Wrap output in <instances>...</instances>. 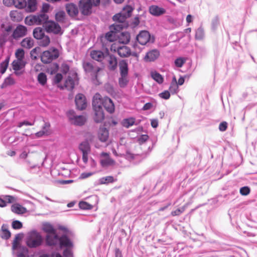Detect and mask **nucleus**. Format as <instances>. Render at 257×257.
<instances>
[{
    "mask_svg": "<svg viewBox=\"0 0 257 257\" xmlns=\"http://www.w3.org/2000/svg\"><path fill=\"white\" fill-rule=\"evenodd\" d=\"M73 248H65L63 252V255L64 257H71L72 256V249Z\"/></svg>",
    "mask_w": 257,
    "mask_h": 257,
    "instance_id": "bf43d9fd",
    "label": "nucleus"
},
{
    "mask_svg": "<svg viewBox=\"0 0 257 257\" xmlns=\"http://www.w3.org/2000/svg\"><path fill=\"white\" fill-rule=\"evenodd\" d=\"M120 77L118 78V84L121 88L125 87L129 82L128 67L126 60H121L119 62Z\"/></svg>",
    "mask_w": 257,
    "mask_h": 257,
    "instance_id": "7ed1b4c3",
    "label": "nucleus"
},
{
    "mask_svg": "<svg viewBox=\"0 0 257 257\" xmlns=\"http://www.w3.org/2000/svg\"><path fill=\"white\" fill-rule=\"evenodd\" d=\"M101 165L102 167H106L114 164V161L109 157H107L104 159L101 160Z\"/></svg>",
    "mask_w": 257,
    "mask_h": 257,
    "instance_id": "de8ad7c7",
    "label": "nucleus"
},
{
    "mask_svg": "<svg viewBox=\"0 0 257 257\" xmlns=\"http://www.w3.org/2000/svg\"><path fill=\"white\" fill-rule=\"evenodd\" d=\"M134 10V8L130 5H126L124 7L122 11L120 12L123 16H125L126 18L131 17L132 13Z\"/></svg>",
    "mask_w": 257,
    "mask_h": 257,
    "instance_id": "473e14b6",
    "label": "nucleus"
},
{
    "mask_svg": "<svg viewBox=\"0 0 257 257\" xmlns=\"http://www.w3.org/2000/svg\"><path fill=\"white\" fill-rule=\"evenodd\" d=\"M25 23L26 25L31 26L34 24L37 25V19L35 15L27 16L25 19Z\"/></svg>",
    "mask_w": 257,
    "mask_h": 257,
    "instance_id": "58836bf2",
    "label": "nucleus"
},
{
    "mask_svg": "<svg viewBox=\"0 0 257 257\" xmlns=\"http://www.w3.org/2000/svg\"><path fill=\"white\" fill-rule=\"evenodd\" d=\"M185 62V59L183 58L179 57L175 60V64L177 67H181Z\"/></svg>",
    "mask_w": 257,
    "mask_h": 257,
    "instance_id": "4d7b16f0",
    "label": "nucleus"
},
{
    "mask_svg": "<svg viewBox=\"0 0 257 257\" xmlns=\"http://www.w3.org/2000/svg\"><path fill=\"white\" fill-rule=\"evenodd\" d=\"M219 24V18L218 16L215 17L212 20L211 22V26H212V29L214 30H215L218 25Z\"/></svg>",
    "mask_w": 257,
    "mask_h": 257,
    "instance_id": "13d9d810",
    "label": "nucleus"
},
{
    "mask_svg": "<svg viewBox=\"0 0 257 257\" xmlns=\"http://www.w3.org/2000/svg\"><path fill=\"white\" fill-rule=\"evenodd\" d=\"M160 55V53L158 50L156 49H152L146 53L144 57V60L149 62H154L159 58Z\"/></svg>",
    "mask_w": 257,
    "mask_h": 257,
    "instance_id": "f3484780",
    "label": "nucleus"
},
{
    "mask_svg": "<svg viewBox=\"0 0 257 257\" xmlns=\"http://www.w3.org/2000/svg\"><path fill=\"white\" fill-rule=\"evenodd\" d=\"M131 35L127 32H119L118 31L117 40L120 43L126 44L130 42Z\"/></svg>",
    "mask_w": 257,
    "mask_h": 257,
    "instance_id": "aec40b11",
    "label": "nucleus"
},
{
    "mask_svg": "<svg viewBox=\"0 0 257 257\" xmlns=\"http://www.w3.org/2000/svg\"><path fill=\"white\" fill-rule=\"evenodd\" d=\"M35 121L34 120L33 122H30L27 120H24L23 121H21L19 122L18 124V127H21L23 125H33L34 124Z\"/></svg>",
    "mask_w": 257,
    "mask_h": 257,
    "instance_id": "680f3d73",
    "label": "nucleus"
},
{
    "mask_svg": "<svg viewBox=\"0 0 257 257\" xmlns=\"http://www.w3.org/2000/svg\"><path fill=\"white\" fill-rule=\"evenodd\" d=\"M159 96L163 99L167 100L170 97V92L168 90H165L164 91L159 93Z\"/></svg>",
    "mask_w": 257,
    "mask_h": 257,
    "instance_id": "052dcab7",
    "label": "nucleus"
},
{
    "mask_svg": "<svg viewBox=\"0 0 257 257\" xmlns=\"http://www.w3.org/2000/svg\"><path fill=\"white\" fill-rule=\"evenodd\" d=\"M16 60H24L25 57V51L23 49H18L15 52Z\"/></svg>",
    "mask_w": 257,
    "mask_h": 257,
    "instance_id": "09e8293b",
    "label": "nucleus"
},
{
    "mask_svg": "<svg viewBox=\"0 0 257 257\" xmlns=\"http://www.w3.org/2000/svg\"><path fill=\"white\" fill-rule=\"evenodd\" d=\"M41 53V48L37 47L31 50L30 52V57L33 60H37V57L39 54Z\"/></svg>",
    "mask_w": 257,
    "mask_h": 257,
    "instance_id": "79ce46f5",
    "label": "nucleus"
},
{
    "mask_svg": "<svg viewBox=\"0 0 257 257\" xmlns=\"http://www.w3.org/2000/svg\"><path fill=\"white\" fill-rule=\"evenodd\" d=\"M228 124L226 121L221 122L219 125V130L220 132H224L227 128Z\"/></svg>",
    "mask_w": 257,
    "mask_h": 257,
    "instance_id": "0e129e2a",
    "label": "nucleus"
},
{
    "mask_svg": "<svg viewBox=\"0 0 257 257\" xmlns=\"http://www.w3.org/2000/svg\"><path fill=\"white\" fill-rule=\"evenodd\" d=\"M109 59L108 60V68L110 70H115L117 66V60L116 57L113 55H110L107 56Z\"/></svg>",
    "mask_w": 257,
    "mask_h": 257,
    "instance_id": "393cba45",
    "label": "nucleus"
},
{
    "mask_svg": "<svg viewBox=\"0 0 257 257\" xmlns=\"http://www.w3.org/2000/svg\"><path fill=\"white\" fill-rule=\"evenodd\" d=\"M127 19L125 16L120 13L115 14L113 16L112 19L116 23L111 25V28L116 31H120L123 29L127 28L129 26L128 22L126 21Z\"/></svg>",
    "mask_w": 257,
    "mask_h": 257,
    "instance_id": "39448f33",
    "label": "nucleus"
},
{
    "mask_svg": "<svg viewBox=\"0 0 257 257\" xmlns=\"http://www.w3.org/2000/svg\"><path fill=\"white\" fill-rule=\"evenodd\" d=\"M250 192V189L248 186H244L241 187L240 188L239 192L243 196L247 195L249 194Z\"/></svg>",
    "mask_w": 257,
    "mask_h": 257,
    "instance_id": "5fc2aeb1",
    "label": "nucleus"
},
{
    "mask_svg": "<svg viewBox=\"0 0 257 257\" xmlns=\"http://www.w3.org/2000/svg\"><path fill=\"white\" fill-rule=\"evenodd\" d=\"M151 77L159 84H162L164 81V78L162 75L157 71L152 72Z\"/></svg>",
    "mask_w": 257,
    "mask_h": 257,
    "instance_id": "f704fd0d",
    "label": "nucleus"
},
{
    "mask_svg": "<svg viewBox=\"0 0 257 257\" xmlns=\"http://www.w3.org/2000/svg\"><path fill=\"white\" fill-rule=\"evenodd\" d=\"M12 226L14 229H19L22 228V223L19 220H14L12 222Z\"/></svg>",
    "mask_w": 257,
    "mask_h": 257,
    "instance_id": "6e6d98bb",
    "label": "nucleus"
},
{
    "mask_svg": "<svg viewBox=\"0 0 257 257\" xmlns=\"http://www.w3.org/2000/svg\"><path fill=\"white\" fill-rule=\"evenodd\" d=\"M26 63L25 60H15L13 61L12 65L15 71H20L25 68Z\"/></svg>",
    "mask_w": 257,
    "mask_h": 257,
    "instance_id": "b1692460",
    "label": "nucleus"
},
{
    "mask_svg": "<svg viewBox=\"0 0 257 257\" xmlns=\"http://www.w3.org/2000/svg\"><path fill=\"white\" fill-rule=\"evenodd\" d=\"M79 149L82 153H89L90 151L89 144L87 141L82 142L79 145Z\"/></svg>",
    "mask_w": 257,
    "mask_h": 257,
    "instance_id": "e433bc0d",
    "label": "nucleus"
},
{
    "mask_svg": "<svg viewBox=\"0 0 257 257\" xmlns=\"http://www.w3.org/2000/svg\"><path fill=\"white\" fill-rule=\"evenodd\" d=\"M97 95L99 96V101L97 100V101L99 103V105H98L99 107H101L102 109L104 107L110 113H113L114 110V105L112 100L108 97L102 98L98 93H96L94 96H96Z\"/></svg>",
    "mask_w": 257,
    "mask_h": 257,
    "instance_id": "6e6552de",
    "label": "nucleus"
},
{
    "mask_svg": "<svg viewBox=\"0 0 257 257\" xmlns=\"http://www.w3.org/2000/svg\"><path fill=\"white\" fill-rule=\"evenodd\" d=\"M2 234L1 237L3 239H8L11 235V232L8 230V226L5 224H3L2 226Z\"/></svg>",
    "mask_w": 257,
    "mask_h": 257,
    "instance_id": "72a5a7b5",
    "label": "nucleus"
},
{
    "mask_svg": "<svg viewBox=\"0 0 257 257\" xmlns=\"http://www.w3.org/2000/svg\"><path fill=\"white\" fill-rule=\"evenodd\" d=\"M4 81L5 82V84H6L8 86V85H11L15 84V81L14 79L12 78L11 76H9L7 77Z\"/></svg>",
    "mask_w": 257,
    "mask_h": 257,
    "instance_id": "774afa93",
    "label": "nucleus"
},
{
    "mask_svg": "<svg viewBox=\"0 0 257 257\" xmlns=\"http://www.w3.org/2000/svg\"><path fill=\"white\" fill-rule=\"evenodd\" d=\"M27 34V27L22 25H18L13 31L12 36L14 39L18 40L19 38L25 36Z\"/></svg>",
    "mask_w": 257,
    "mask_h": 257,
    "instance_id": "4468645a",
    "label": "nucleus"
},
{
    "mask_svg": "<svg viewBox=\"0 0 257 257\" xmlns=\"http://www.w3.org/2000/svg\"><path fill=\"white\" fill-rule=\"evenodd\" d=\"M43 230L48 233L45 238L46 245L48 246V236H49L50 240H53V237L57 235V230L52 224L47 222L43 224Z\"/></svg>",
    "mask_w": 257,
    "mask_h": 257,
    "instance_id": "ddd939ff",
    "label": "nucleus"
},
{
    "mask_svg": "<svg viewBox=\"0 0 257 257\" xmlns=\"http://www.w3.org/2000/svg\"><path fill=\"white\" fill-rule=\"evenodd\" d=\"M149 12L153 16L158 17L164 14L166 10L158 6L152 5L149 7Z\"/></svg>",
    "mask_w": 257,
    "mask_h": 257,
    "instance_id": "6ab92c4d",
    "label": "nucleus"
},
{
    "mask_svg": "<svg viewBox=\"0 0 257 257\" xmlns=\"http://www.w3.org/2000/svg\"><path fill=\"white\" fill-rule=\"evenodd\" d=\"M37 80L41 85H45L46 84L47 80L46 74L44 72L40 73L38 75Z\"/></svg>",
    "mask_w": 257,
    "mask_h": 257,
    "instance_id": "a19ab883",
    "label": "nucleus"
},
{
    "mask_svg": "<svg viewBox=\"0 0 257 257\" xmlns=\"http://www.w3.org/2000/svg\"><path fill=\"white\" fill-rule=\"evenodd\" d=\"M138 123L136 122V119L134 117L125 118L122 121V125L126 128H129L134 124L138 125Z\"/></svg>",
    "mask_w": 257,
    "mask_h": 257,
    "instance_id": "7c9ffc66",
    "label": "nucleus"
},
{
    "mask_svg": "<svg viewBox=\"0 0 257 257\" xmlns=\"http://www.w3.org/2000/svg\"><path fill=\"white\" fill-rule=\"evenodd\" d=\"M85 122V118L82 115H77L72 123L78 126L83 125Z\"/></svg>",
    "mask_w": 257,
    "mask_h": 257,
    "instance_id": "4c0bfd02",
    "label": "nucleus"
},
{
    "mask_svg": "<svg viewBox=\"0 0 257 257\" xmlns=\"http://www.w3.org/2000/svg\"><path fill=\"white\" fill-rule=\"evenodd\" d=\"M66 14L63 11H60L55 14V19L57 22L62 23L64 21Z\"/></svg>",
    "mask_w": 257,
    "mask_h": 257,
    "instance_id": "c03bdc74",
    "label": "nucleus"
},
{
    "mask_svg": "<svg viewBox=\"0 0 257 257\" xmlns=\"http://www.w3.org/2000/svg\"><path fill=\"white\" fill-rule=\"evenodd\" d=\"M16 249L18 250L17 252L18 257H28L29 250L26 246L20 245Z\"/></svg>",
    "mask_w": 257,
    "mask_h": 257,
    "instance_id": "cd10ccee",
    "label": "nucleus"
},
{
    "mask_svg": "<svg viewBox=\"0 0 257 257\" xmlns=\"http://www.w3.org/2000/svg\"><path fill=\"white\" fill-rule=\"evenodd\" d=\"M11 19L13 22H19L23 19V14L19 11H12L10 13Z\"/></svg>",
    "mask_w": 257,
    "mask_h": 257,
    "instance_id": "4be33fe9",
    "label": "nucleus"
},
{
    "mask_svg": "<svg viewBox=\"0 0 257 257\" xmlns=\"http://www.w3.org/2000/svg\"><path fill=\"white\" fill-rule=\"evenodd\" d=\"M108 55H109V49L106 47L105 48L104 52L100 50H93L90 54V56L92 59L98 62H101Z\"/></svg>",
    "mask_w": 257,
    "mask_h": 257,
    "instance_id": "f8f14e48",
    "label": "nucleus"
},
{
    "mask_svg": "<svg viewBox=\"0 0 257 257\" xmlns=\"http://www.w3.org/2000/svg\"><path fill=\"white\" fill-rule=\"evenodd\" d=\"M64 85L66 88L68 90L71 91L73 89L75 86V81L71 76H68L65 81Z\"/></svg>",
    "mask_w": 257,
    "mask_h": 257,
    "instance_id": "2f4dec72",
    "label": "nucleus"
},
{
    "mask_svg": "<svg viewBox=\"0 0 257 257\" xmlns=\"http://www.w3.org/2000/svg\"><path fill=\"white\" fill-rule=\"evenodd\" d=\"M62 78H63L62 75L60 73H57L55 76L54 79H53V81L55 83L57 84L61 82Z\"/></svg>",
    "mask_w": 257,
    "mask_h": 257,
    "instance_id": "338daca9",
    "label": "nucleus"
},
{
    "mask_svg": "<svg viewBox=\"0 0 257 257\" xmlns=\"http://www.w3.org/2000/svg\"><path fill=\"white\" fill-rule=\"evenodd\" d=\"M99 96H94L92 99V106L94 111V120L96 123L101 122L104 119V114L103 109L99 107L97 100L99 101Z\"/></svg>",
    "mask_w": 257,
    "mask_h": 257,
    "instance_id": "423d86ee",
    "label": "nucleus"
},
{
    "mask_svg": "<svg viewBox=\"0 0 257 257\" xmlns=\"http://www.w3.org/2000/svg\"><path fill=\"white\" fill-rule=\"evenodd\" d=\"M136 40L142 45H145L148 43H153L155 39L153 37L151 38L150 33L147 31H142L137 36Z\"/></svg>",
    "mask_w": 257,
    "mask_h": 257,
    "instance_id": "9d476101",
    "label": "nucleus"
},
{
    "mask_svg": "<svg viewBox=\"0 0 257 257\" xmlns=\"http://www.w3.org/2000/svg\"><path fill=\"white\" fill-rule=\"evenodd\" d=\"M37 19V25H40L42 24L46 25L49 22L48 16L44 13L40 14L39 15H35Z\"/></svg>",
    "mask_w": 257,
    "mask_h": 257,
    "instance_id": "bb28decb",
    "label": "nucleus"
},
{
    "mask_svg": "<svg viewBox=\"0 0 257 257\" xmlns=\"http://www.w3.org/2000/svg\"><path fill=\"white\" fill-rule=\"evenodd\" d=\"M13 3L15 7L19 9L24 8L27 5L26 0H13Z\"/></svg>",
    "mask_w": 257,
    "mask_h": 257,
    "instance_id": "37998d69",
    "label": "nucleus"
},
{
    "mask_svg": "<svg viewBox=\"0 0 257 257\" xmlns=\"http://www.w3.org/2000/svg\"><path fill=\"white\" fill-rule=\"evenodd\" d=\"M48 246H56L59 245L60 248H73V242L66 234H62L59 236L58 234L53 237V240L48 237Z\"/></svg>",
    "mask_w": 257,
    "mask_h": 257,
    "instance_id": "f03ea898",
    "label": "nucleus"
},
{
    "mask_svg": "<svg viewBox=\"0 0 257 257\" xmlns=\"http://www.w3.org/2000/svg\"><path fill=\"white\" fill-rule=\"evenodd\" d=\"M79 206L81 209L84 210L90 209L92 208L91 205L84 201H80Z\"/></svg>",
    "mask_w": 257,
    "mask_h": 257,
    "instance_id": "864d4df0",
    "label": "nucleus"
},
{
    "mask_svg": "<svg viewBox=\"0 0 257 257\" xmlns=\"http://www.w3.org/2000/svg\"><path fill=\"white\" fill-rule=\"evenodd\" d=\"M108 131L106 128H102L99 130L98 132V138L101 142H106L108 139Z\"/></svg>",
    "mask_w": 257,
    "mask_h": 257,
    "instance_id": "c85d7f7f",
    "label": "nucleus"
},
{
    "mask_svg": "<svg viewBox=\"0 0 257 257\" xmlns=\"http://www.w3.org/2000/svg\"><path fill=\"white\" fill-rule=\"evenodd\" d=\"M169 91L173 94L177 93L178 91L177 83L172 82L169 87Z\"/></svg>",
    "mask_w": 257,
    "mask_h": 257,
    "instance_id": "3c124183",
    "label": "nucleus"
},
{
    "mask_svg": "<svg viewBox=\"0 0 257 257\" xmlns=\"http://www.w3.org/2000/svg\"><path fill=\"white\" fill-rule=\"evenodd\" d=\"M23 236V233H19L16 235L15 239L13 242V249H16L18 246L20 245L19 241H20Z\"/></svg>",
    "mask_w": 257,
    "mask_h": 257,
    "instance_id": "a18cd8bd",
    "label": "nucleus"
},
{
    "mask_svg": "<svg viewBox=\"0 0 257 257\" xmlns=\"http://www.w3.org/2000/svg\"><path fill=\"white\" fill-rule=\"evenodd\" d=\"M75 102L76 108L79 110H84L86 107V98L84 94L78 93L75 96Z\"/></svg>",
    "mask_w": 257,
    "mask_h": 257,
    "instance_id": "2eb2a0df",
    "label": "nucleus"
},
{
    "mask_svg": "<svg viewBox=\"0 0 257 257\" xmlns=\"http://www.w3.org/2000/svg\"><path fill=\"white\" fill-rule=\"evenodd\" d=\"M204 31L202 28H199L196 31L195 38L198 40H201L203 38Z\"/></svg>",
    "mask_w": 257,
    "mask_h": 257,
    "instance_id": "603ef678",
    "label": "nucleus"
},
{
    "mask_svg": "<svg viewBox=\"0 0 257 257\" xmlns=\"http://www.w3.org/2000/svg\"><path fill=\"white\" fill-rule=\"evenodd\" d=\"M11 210L17 214H23L27 212V209L19 204H14L12 205Z\"/></svg>",
    "mask_w": 257,
    "mask_h": 257,
    "instance_id": "a878e982",
    "label": "nucleus"
},
{
    "mask_svg": "<svg viewBox=\"0 0 257 257\" xmlns=\"http://www.w3.org/2000/svg\"><path fill=\"white\" fill-rule=\"evenodd\" d=\"M118 55L123 58L128 57L131 55V51L129 47L126 46H119L117 48Z\"/></svg>",
    "mask_w": 257,
    "mask_h": 257,
    "instance_id": "412c9836",
    "label": "nucleus"
},
{
    "mask_svg": "<svg viewBox=\"0 0 257 257\" xmlns=\"http://www.w3.org/2000/svg\"><path fill=\"white\" fill-rule=\"evenodd\" d=\"M149 139V136L147 135H142L138 139V142L140 144H142L146 142Z\"/></svg>",
    "mask_w": 257,
    "mask_h": 257,
    "instance_id": "69168bd1",
    "label": "nucleus"
},
{
    "mask_svg": "<svg viewBox=\"0 0 257 257\" xmlns=\"http://www.w3.org/2000/svg\"><path fill=\"white\" fill-rule=\"evenodd\" d=\"M10 56H7L5 61L1 63L0 64V72L1 74H4L6 71L8 67L9 66V63L10 61Z\"/></svg>",
    "mask_w": 257,
    "mask_h": 257,
    "instance_id": "c9c22d12",
    "label": "nucleus"
},
{
    "mask_svg": "<svg viewBox=\"0 0 257 257\" xmlns=\"http://www.w3.org/2000/svg\"><path fill=\"white\" fill-rule=\"evenodd\" d=\"M44 34V32L41 28H36L33 30V36L36 39L39 40L40 38H42Z\"/></svg>",
    "mask_w": 257,
    "mask_h": 257,
    "instance_id": "ea45409f",
    "label": "nucleus"
},
{
    "mask_svg": "<svg viewBox=\"0 0 257 257\" xmlns=\"http://www.w3.org/2000/svg\"><path fill=\"white\" fill-rule=\"evenodd\" d=\"M114 182V178L112 176H109L101 178L99 179V183L100 184H108Z\"/></svg>",
    "mask_w": 257,
    "mask_h": 257,
    "instance_id": "8fccbe9b",
    "label": "nucleus"
},
{
    "mask_svg": "<svg viewBox=\"0 0 257 257\" xmlns=\"http://www.w3.org/2000/svg\"><path fill=\"white\" fill-rule=\"evenodd\" d=\"M59 56V53L58 49L55 48H52L43 52L41 55V60L43 63L48 64L51 63L53 60L58 58Z\"/></svg>",
    "mask_w": 257,
    "mask_h": 257,
    "instance_id": "0eeeda50",
    "label": "nucleus"
},
{
    "mask_svg": "<svg viewBox=\"0 0 257 257\" xmlns=\"http://www.w3.org/2000/svg\"><path fill=\"white\" fill-rule=\"evenodd\" d=\"M78 6L82 15L89 16L91 14L92 8L91 0H80Z\"/></svg>",
    "mask_w": 257,
    "mask_h": 257,
    "instance_id": "9b49d317",
    "label": "nucleus"
},
{
    "mask_svg": "<svg viewBox=\"0 0 257 257\" xmlns=\"http://www.w3.org/2000/svg\"><path fill=\"white\" fill-rule=\"evenodd\" d=\"M110 31L107 32L104 36L100 37V41L103 47L106 46L107 42H112L117 40L118 31L114 30L113 28L109 27Z\"/></svg>",
    "mask_w": 257,
    "mask_h": 257,
    "instance_id": "1a4fd4ad",
    "label": "nucleus"
},
{
    "mask_svg": "<svg viewBox=\"0 0 257 257\" xmlns=\"http://www.w3.org/2000/svg\"><path fill=\"white\" fill-rule=\"evenodd\" d=\"M43 242L41 235L36 230L28 232L26 238L27 245L30 248H36L40 246Z\"/></svg>",
    "mask_w": 257,
    "mask_h": 257,
    "instance_id": "20e7f679",
    "label": "nucleus"
},
{
    "mask_svg": "<svg viewBox=\"0 0 257 257\" xmlns=\"http://www.w3.org/2000/svg\"><path fill=\"white\" fill-rule=\"evenodd\" d=\"M82 67L85 74L90 78L94 84L98 85L101 83L98 79V75L101 69L95 62L93 61H84Z\"/></svg>",
    "mask_w": 257,
    "mask_h": 257,
    "instance_id": "f257e3e1",
    "label": "nucleus"
},
{
    "mask_svg": "<svg viewBox=\"0 0 257 257\" xmlns=\"http://www.w3.org/2000/svg\"><path fill=\"white\" fill-rule=\"evenodd\" d=\"M67 116L69 118V119L72 122L75 118V117L77 116L75 114V112L73 110H70L67 112Z\"/></svg>",
    "mask_w": 257,
    "mask_h": 257,
    "instance_id": "e2e57ef3",
    "label": "nucleus"
},
{
    "mask_svg": "<svg viewBox=\"0 0 257 257\" xmlns=\"http://www.w3.org/2000/svg\"><path fill=\"white\" fill-rule=\"evenodd\" d=\"M21 45L24 48L29 49L34 46V40L30 37L25 38L21 42Z\"/></svg>",
    "mask_w": 257,
    "mask_h": 257,
    "instance_id": "c756f323",
    "label": "nucleus"
},
{
    "mask_svg": "<svg viewBox=\"0 0 257 257\" xmlns=\"http://www.w3.org/2000/svg\"><path fill=\"white\" fill-rule=\"evenodd\" d=\"M45 28L48 33H53L55 34H58L61 31L60 26L52 21L48 22L45 26Z\"/></svg>",
    "mask_w": 257,
    "mask_h": 257,
    "instance_id": "dca6fc26",
    "label": "nucleus"
},
{
    "mask_svg": "<svg viewBox=\"0 0 257 257\" xmlns=\"http://www.w3.org/2000/svg\"><path fill=\"white\" fill-rule=\"evenodd\" d=\"M39 40H40L39 42V45L41 46H43V47L47 46L50 42L49 37L47 36H45V34H44V36L43 37H42V38H40L39 39Z\"/></svg>",
    "mask_w": 257,
    "mask_h": 257,
    "instance_id": "49530a36",
    "label": "nucleus"
},
{
    "mask_svg": "<svg viewBox=\"0 0 257 257\" xmlns=\"http://www.w3.org/2000/svg\"><path fill=\"white\" fill-rule=\"evenodd\" d=\"M66 11L68 15L71 17L77 16L79 13L78 8L75 4L73 3L67 4L65 6Z\"/></svg>",
    "mask_w": 257,
    "mask_h": 257,
    "instance_id": "a211bd4d",
    "label": "nucleus"
},
{
    "mask_svg": "<svg viewBox=\"0 0 257 257\" xmlns=\"http://www.w3.org/2000/svg\"><path fill=\"white\" fill-rule=\"evenodd\" d=\"M24 8L27 12H34L37 8V0H28L27 5Z\"/></svg>",
    "mask_w": 257,
    "mask_h": 257,
    "instance_id": "5701e85b",
    "label": "nucleus"
}]
</instances>
